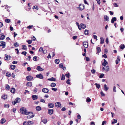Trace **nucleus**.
<instances>
[{
  "mask_svg": "<svg viewBox=\"0 0 125 125\" xmlns=\"http://www.w3.org/2000/svg\"><path fill=\"white\" fill-rule=\"evenodd\" d=\"M20 111L21 114L26 115H28V111L24 107L21 108L20 109Z\"/></svg>",
  "mask_w": 125,
  "mask_h": 125,
  "instance_id": "f257e3e1",
  "label": "nucleus"
},
{
  "mask_svg": "<svg viewBox=\"0 0 125 125\" xmlns=\"http://www.w3.org/2000/svg\"><path fill=\"white\" fill-rule=\"evenodd\" d=\"M29 115L27 116V117L28 118H30L33 117L34 116L33 113L31 112H28Z\"/></svg>",
  "mask_w": 125,
  "mask_h": 125,
  "instance_id": "f03ea898",
  "label": "nucleus"
},
{
  "mask_svg": "<svg viewBox=\"0 0 125 125\" xmlns=\"http://www.w3.org/2000/svg\"><path fill=\"white\" fill-rule=\"evenodd\" d=\"M21 101L20 98H17L14 101L12 102V104L13 105H15L16 103H19Z\"/></svg>",
  "mask_w": 125,
  "mask_h": 125,
  "instance_id": "7ed1b4c3",
  "label": "nucleus"
},
{
  "mask_svg": "<svg viewBox=\"0 0 125 125\" xmlns=\"http://www.w3.org/2000/svg\"><path fill=\"white\" fill-rule=\"evenodd\" d=\"M86 27V25L83 23L80 24V25L79 28V29L80 30H81V28L83 29H84Z\"/></svg>",
  "mask_w": 125,
  "mask_h": 125,
  "instance_id": "20e7f679",
  "label": "nucleus"
},
{
  "mask_svg": "<svg viewBox=\"0 0 125 125\" xmlns=\"http://www.w3.org/2000/svg\"><path fill=\"white\" fill-rule=\"evenodd\" d=\"M79 9L80 10H82L84 9V5L83 4L82 5L81 4H80L79 5Z\"/></svg>",
  "mask_w": 125,
  "mask_h": 125,
  "instance_id": "39448f33",
  "label": "nucleus"
},
{
  "mask_svg": "<svg viewBox=\"0 0 125 125\" xmlns=\"http://www.w3.org/2000/svg\"><path fill=\"white\" fill-rule=\"evenodd\" d=\"M36 77L40 79H42L43 78V75L41 73L37 74L36 75Z\"/></svg>",
  "mask_w": 125,
  "mask_h": 125,
  "instance_id": "423d86ee",
  "label": "nucleus"
},
{
  "mask_svg": "<svg viewBox=\"0 0 125 125\" xmlns=\"http://www.w3.org/2000/svg\"><path fill=\"white\" fill-rule=\"evenodd\" d=\"M5 43L3 42H0V46H2L3 48H4L5 47Z\"/></svg>",
  "mask_w": 125,
  "mask_h": 125,
  "instance_id": "0eeeda50",
  "label": "nucleus"
},
{
  "mask_svg": "<svg viewBox=\"0 0 125 125\" xmlns=\"http://www.w3.org/2000/svg\"><path fill=\"white\" fill-rule=\"evenodd\" d=\"M49 90L47 88H43L42 89V91L45 93H47L49 92Z\"/></svg>",
  "mask_w": 125,
  "mask_h": 125,
  "instance_id": "6e6552de",
  "label": "nucleus"
},
{
  "mask_svg": "<svg viewBox=\"0 0 125 125\" xmlns=\"http://www.w3.org/2000/svg\"><path fill=\"white\" fill-rule=\"evenodd\" d=\"M26 78L28 81H31L33 77L29 75L27 76Z\"/></svg>",
  "mask_w": 125,
  "mask_h": 125,
  "instance_id": "1a4fd4ad",
  "label": "nucleus"
},
{
  "mask_svg": "<svg viewBox=\"0 0 125 125\" xmlns=\"http://www.w3.org/2000/svg\"><path fill=\"white\" fill-rule=\"evenodd\" d=\"M48 113L50 115L52 114L53 112V110L52 109H49L48 111Z\"/></svg>",
  "mask_w": 125,
  "mask_h": 125,
  "instance_id": "9d476101",
  "label": "nucleus"
},
{
  "mask_svg": "<svg viewBox=\"0 0 125 125\" xmlns=\"http://www.w3.org/2000/svg\"><path fill=\"white\" fill-rule=\"evenodd\" d=\"M54 104L52 103H49L48 105V106L49 108H52L54 106Z\"/></svg>",
  "mask_w": 125,
  "mask_h": 125,
  "instance_id": "9b49d317",
  "label": "nucleus"
},
{
  "mask_svg": "<svg viewBox=\"0 0 125 125\" xmlns=\"http://www.w3.org/2000/svg\"><path fill=\"white\" fill-rule=\"evenodd\" d=\"M61 106V103L59 102L56 103L55 104V106L57 107H59Z\"/></svg>",
  "mask_w": 125,
  "mask_h": 125,
  "instance_id": "f8f14e48",
  "label": "nucleus"
},
{
  "mask_svg": "<svg viewBox=\"0 0 125 125\" xmlns=\"http://www.w3.org/2000/svg\"><path fill=\"white\" fill-rule=\"evenodd\" d=\"M36 69L38 71H43L44 70L40 66H37Z\"/></svg>",
  "mask_w": 125,
  "mask_h": 125,
  "instance_id": "ddd939ff",
  "label": "nucleus"
},
{
  "mask_svg": "<svg viewBox=\"0 0 125 125\" xmlns=\"http://www.w3.org/2000/svg\"><path fill=\"white\" fill-rule=\"evenodd\" d=\"M31 97L32 99L34 100H35L38 99V96L36 95H33Z\"/></svg>",
  "mask_w": 125,
  "mask_h": 125,
  "instance_id": "4468645a",
  "label": "nucleus"
},
{
  "mask_svg": "<svg viewBox=\"0 0 125 125\" xmlns=\"http://www.w3.org/2000/svg\"><path fill=\"white\" fill-rule=\"evenodd\" d=\"M88 42H84L83 43V45L85 48H87L88 47Z\"/></svg>",
  "mask_w": 125,
  "mask_h": 125,
  "instance_id": "2eb2a0df",
  "label": "nucleus"
},
{
  "mask_svg": "<svg viewBox=\"0 0 125 125\" xmlns=\"http://www.w3.org/2000/svg\"><path fill=\"white\" fill-rule=\"evenodd\" d=\"M120 57L119 56H117V59L115 61V63L116 64H117L118 63L119 61H120V59L119 58Z\"/></svg>",
  "mask_w": 125,
  "mask_h": 125,
  "instance_id": "dca6fc26",
  "label": "nucleus"
},
{
  "mask_svg": "<svg viewBox=\"0 0 125 125\" xmlns=\"http://www.w3.org/2000/svg\"><path fill=\"white\" fill-rule=\"evenodd\" d=\"M109 89V88L108 87L106 84H104V89L105 91H107Z\"/></svg>",
  "mask_w": 125,
  "mask_h": 125,
  "instance_id": "f3484780",
  "label": "nucleus"
},
{
  "mask_svg": "<svg viewBox=\"0 0 125 125\" xmlns=\"http://www.w3.org/2000/svg\"><path fill=\"white\" fill-rule=\"evenodd\" d=\"M104 62L102 64V65L104 66H105L106 65L108 64L107 62L105 59H104Z\"/></svg>",
  "mask_w": 125,
  "mask_h": 125,
  "instance_id": "a211bd4d",
  "label": "nucleus"
},
{
  "mask_svg": "<svg viewBox=\"0 0 125 125\" xmlns=\"http://www.w3.org/2000/svg\"><path fill=\"white\" fill-rule=\"evenodd\" d=\"M116 20V17H113L112 19L111 22L112 23H114L115 21Z\"/></svg>",
  "mask_w": 125,
  "mask_h": 125,
  "instance_id": "6ab92c4d",
  "label": "nucleus"
},
{
  "mask_svg": "<svg viewBox=\"0 0 125 125\" xmlns=\"http://www.w3.org/2000/svg\"><path fill=\"white\" fill-rule=\"evenodd\" d=\"M5 36L2 34H0V39H4L5 38Z\"/></svg>",
  "mask_w": 125,
  "mask_h": 125,
  "instance_id": "aec40b11",
  "label": "nucleus"
},
{
  "mask_svg": "<svg viewBox=\"0 0 125 125\" xmlns=\"http://www.w3.org/2000/svg\"><path fill=\"white\" fill-rule=\"evenodd\" d=\"M6 121V120L5 119L2 118L1 120L0 123L1 124H3L5 123Z\"/></svg>",
  "mask_w": 125,
  "mask_h": 125,
  "instance_id": "412c9836",
  "label": "nucleus"
},
{
  "mask_svg": "<svg viewBox=\"0 0 125 125\" xmlns=\"http://www.w3.org/2000/svg\"><path fill=\"white\" fill-rule=\"evenodd\" d=\"M1 97L4 99H6L7 98V95H6L4 94L1 96Z\"/></svg>",
  "mask_w": 125,
  "mask_h": 125,
  "instance_id": "4be33fe9",
  "label": "nucleus"
},
{
  "mask_svg": "<svg viewBox=\"0 0 125 125\" xmlns=\"http://www.w3.org/2000/svg\"><path fill=\"white\" fill-rule=\"evenodd\" d=\"M96 49L97 53L98 54L101 51V49L99 47H98L96 48Z\"/></svg>",
  "mask_w": 125,
  "mask_h": 125,
  "instance_id": "5701e85b",
  "label": "nucleus"
},
{
  "mask_svg": "<svg viewBox=\"0 0 125 125\" xmlns=\"http://www.w3.org/2000/svg\"><path fill=\"white\" fill-rule=\"evenodd\" d=\"M36 109L37 111H39L41 110V108L40 106H38L36 107Z\"/></svg>",
  "mask_w": 125,
  "mask_h": 125,
  "instance_id": "b1692460",
  "label": "nucleus"
},
{
  "mask_svg": "<svg viewBox=\"0 0 125 125\" xmlns=\"http://www.w3.org/2000/svg\"><path fill=\"white\" fill-rule=\"evenodd\" d=\"M48 80L51 81H55L56 79L55 78H54L53 77H52L48 79Z\"/></svg>",
  "mask_w": 125,
  "mask_h": 125,
  "instance_id": "393cba45",
  "label": "nucleus"
},
{
  "mask_svg": "<svg viewBox=\"0 0 125 125\" xmlns=\"http://www.w3.org/2000/svg\"><path fill=\"white\" fill-rule=\"evenodd\" d=\"M26 85L27 86H32L31 82H28L27 83Z\"/></svg>",
  "mask_w": 125,
  "mask_h": 125,
  "instance_id": "a878e982",
  "label": "nucleus"
},
{
  "mask_svg": "<svg viewBox=\"0 0 125 125\" xmlns=\"http://www.w3.org/2000/svg\"><path fill=\"white\" fill-rule=\"evenodd\" d=\"M10 56L7 55L5 57V59L6 60H9L10 58Z\"/></svg>",
  "mask_w": 125,
  "mask_h": 125,
  "instance_id": "bb28decb",
  "label": "nucleus"
},
{
  "mask_svg": "<svg viewBox=\"0 0 125 125\" xmlns=\"http://www.w3.org/2000/svg\"><path fill=\"white\" fill-rule=\"evenodd\" d=\"M104 19H105L106 21H109V17L106 15L104 16Z\"/></svg>",
  "mask_w": 125,
  "mask_h": 125,
  "instance_id": "cd10ccee",
  "label": "nucleus"
},
{
  "mask_svg": "<svg viewBox=\"0 0 125 125\" xmlns=\"http://www.w3.org/2000/svg\"><path fill=\"white\" fill-rule=\"evenodd\" d=\"M42 121L44 124H46L47 122V120L46 119H43L42 120Z\"/></svg>",
  "mask_w": 125,
  "mask_h": 125,
  "instance_id": "c85d7f7f",
  "label": "nucleus"
},
{
  "mask_svg": "<svg viewBox=\"0 0 125 125\" xmlns=\"http://www.w3.org/2000/svg\"><path fill=\"white\" fill-rule=\"evenodd\" d=\"M16 66L15 65H10V68L11 69L13 70L15 68Z\"/></svg>",
  "mask_w": 125,
  "mask_h": 125,
  "instance_id": "c756f323",
  "label": "nucleus"
},
{
  "mask_svg": "<svg viewBox=\"0 0 125 125\" xmlns=\"http://www.w3.org/2000/svg\"><path fill=\"white\" fill-rule=\"evenodd\" d=\"M15 91V88H12L11 90H10V92L13 93H14Z\"/></svg>",
  "mask_w": 125,
  "mask_h": 125,
  "instance_id": "7c9ffc66",
  "label": "nucleus"
},
{
  "mask_svg": "<svg viewBox=\"0 0 125 125\" xmlns=\"http://www.w3.org/2000/svg\"><path fill=\"white\" fill-rule=\"evenodd\" d=\"M59 59H57L55 60V62L56 64H58L59 63Z\"/></svg>",
  "mask_w": 125,
  "mask_h": 125,
  "instance_id": "2f4dec72",
  "label": "nucleus"
},
{
  "mask_svg": "<svg viewBox=\"0 0 125 125\" xmlns=\"http://www.w3.org/2000/svg\"><path fill=\"white\" fill-rule=\"evenodd\" d=\"M125 46L124 44L121 45L120 46V49L123 50L125 48Z\"/></svg>",
  "mask_w": 125,
  "mask_h": 125,
  "instance_id": "473e14b6",
  "label": "nucleus"
},
{
  "mask_svg": "<svg viewBox=\"0 0 125 125\" xmlns=\"http://www.w3.org/2000/svg\"><path fill=\"white\" fill-rule=\"evenodd\" d=\"M94 85H96V87L97 88L99 89L100 87V84H97V83H95Z\"/></svg>",
  "mask_w": 125,
  "mask_h": 125,
  "instance_id": "72a5a7b5",
  "label": "nucleus"
},
{
  "mask_svg": "<svg viewBox=\"0 0 125 125\" xmlns=\"http://www.w3.org/2000/svg\"><path fill=\"white\" fill-rule=\"evenodd\" d=\"M1 7H4L5 8V9H6L7 8H10V7H9L8 5H6L4 6H1Z\"/></svg>",
  "mask_w": 125,
  "mask_h": 125,
  "instance_id": "f704fd0d",
  "label": "nucleus"
},
{
  "mask_svg": "<svg viewBox=\"0 0 125 125\" xmlns=\"http://www.w3.org/2000/svg\"><path fill=\"white\" fill-rule=\"evenodd\" d=\"M56 86V84L54 83H52L51 84V86L52 87H55Z\"/></svg>",
  "mask_w": 125,
  "mask_h": 125,
  "instance_id": "c9c22d12",
  "label": "nucleus"
},
{
  "mask_svg": "<svg viewBox=\"0 0 125 125\" xmlns=\"http://www.w3.org/2000/svg\"><path fill=\"white\" fill-rule=\"evenodd\" d=\"M22 50H25L27 48L26 46L24 45H22Z\"/></svg>",
  "mask_w": 125,
  "mask_h": 125,
  "instance_id": "e433bc0d",
  "label": "nucleus"
},
{
  "mask_svg": "<svg viewBox=\"0 0 125 125\" xmlns=\"http://www.w3.org/2000/svg\"><path fill=\"white\" fill-rule=\"evenodd\" d=\"M6 75L8 77H10L11 76V74L9 72H7L6 73Z\"/></svg>",
  "mask_w": 125,
  "mask_h": 125,
  "instance_id": "4c0bfd02",
  "label": "nucleus"
},
{
  "mask_svg": "<svg viewBox=\"0 0 125 125\" xmlns=\"http://www.w3.org/2000/svg\"><path fill=\"white\" fill-rule=\"evenodd\" d=\"M65 79V76L64 74H62V77L61 78V80H64Z\"/></svg>",
  "mask_w": 125,
  "mask_h": 125,
  "instance_id": "58836bf2",
  "label": "nucleus"
},
{
  "mask_svg": "<svg viewBox=\"0 0 125 125\" xmlns=\"http://www.w3.org/2000/svg\"><path fill=\"white\" fill-rule=\"evenodd\" d=\"M5 21L8 23H9L10 21V20L9 19H5Z\"/></svg>",
  "mask_w": 125,
  "mask_h": 125,
  "instance_id": "ea45409f",
  "label": "nucleus"
},
{
  "mask_svg": "<svg viewBox=\"0 0 125 125\" xmlns=\"http://www.w3.org/2000/svg\"><path fill=\"white\" fill-rule=\"evenodd\" d=\"M114 121H113L112 122V124H114L115 123H116L117 122V120L116 119H113Z\"/></svg>",
  "mask_w": 125,
  "mask_h": 125,
  "instance_id": "a19ab883",
  "label": "nucleus"
},
{
  "mask_svg": "<svg viewBox=\"0 0 125 125\" xmlns=\"http://www.w3.org/2000/svg\"><path fill=\"white\" fill-rule=\"evenodd\" d=\"M88 30H87L86 29L84 31V34L86 35H87L88 34Z\"/></svg>",
  "mask_w": 125,
  "mask_h": 125,
  "instance_id": "79ce46f5",
  "label": "nucleus"
},
{
  "mask_svg": "<svg viewBox=\"0 0 125 125\" xmlns=\"http://www.w3.org/2000/svg\"><path fill=\"white\" fill-rule=\"evenodd\" d=\"M37 60V58L36 56H35L33 57V60L34 61H36Z\"/></svg>",
  "mask_w": 125,
  "mask_h": 125,
  "instance_id": "37998d69",
  "label": "nucleus"
},
{
  "mask_svg": "<svg viewBox=\"0 0 125 125\" xmlns=\"http://www.w3.org/2000/svg\"><path fill=\"white\" fill-rule=\"evenodd\" d=\"M33 9H36L37 10H38V7L37 6H33Z\"/></svg>",
  "mask_w": 125,
  "mask_h": 125,
  "instance_id": "c03bdc74",
  "label": "nucleus"
},
{
  "mask_svg": "<svg viewBox=\"0 0 125 125\" xmlns=\"http://www.w3.org/2000/svg\"><path fill=\"white\" fill-rule=\"evenodd\" d=\"M29 124L27 122H25L23 123V125H29Z\"/></svg>",
  "mask_w": 125,
  "mask_h": 125,
  "instance_id": "a18cd8bd",
  "label": "nucleus"
},
{
  "mask_svg": "<svg viewBox=\"0 0 125 125\" xmlns=\"http://www.w3.org/2000/svg\"><path fill=\"white\" fill-rule=\"evenodd\" d=\"M43 48L42 47H41L39 49V51L41 52H43Z\"/></svg>",
  "mask_w": 125,
  "mask_h": 125,
  "instance_id": "49530a36",
  "label": "nucleus"
},
{
  "mask_svg": "<svg viewBox=\"0 0 125 125\" xmlns=\"http://www.w3.org/2000/svg\"><path fill=\"white\" fill-rule=\"evenodd\" d=\"M32 40H29L27 41V42H28V44H30L32 42Z\"/></svg>",
  "mask_w": 125,
  "mask_h": 125,
  "instance_id": "de8ad7c7",
  "label": "nucleus"
},
{
  "mask_svg": "<svg viewBox=\"0 0 125 125\" xmlns=\"http://www.w3.org/2000/svg\"><path fill=\"white\" fill-rule=\"evenodd\" d=\"M106 68L105 69V70L106 72H108L109 70V66H106Z\"/></svg>",
  "mask_w": 125,
  "mask_h": 125,
  "instance_id": "09e8293b",
  "label": "nucleus"
},
{
  "mask_svg": "<svg viewBox=\"0 0 125 125\" xmlns=\"http://www.w3.org/2000/svg\"><path fill=\"white\" fill-rule=\"evenodd\" d=\"M14 45L15 47H17L18 46L19 44H18L17 43V42H16L14 43Z\"/></svg>",
  "mask_w": 125,
  "mask_h": 125,
  "instance_id": "8fccbe9b",
  "label": "nucleus"
},
{
  "mask_svg": "<svg viewBox=\"0 0 125 125\" xmlns=\"http://www.w3.org/2000/svg\"><path fill=\"white\" fill-rule=\"evenodd\" d=\"M21 54H22L24 55L25 56H26L27 54V52H26L25 51L23 52H22Z\"/></svg>",
  "mask_w": 125,
  "mask_h": 125,
  "instance_id": "3c124183",
  "label": "nucleus"
},
{
  "mask_svg": "<svg viewBox=\"0 0 125 125\" xmlns=\"http://www.w3.org/2000/svg\"><path fill=\"white\" fill-rule=\"evenodd\" d=\"M91 72L93 74H94L95 73V71L94 69L91 70Z\"/></svg>",
  "mask_w": 125,
  "mask_h": 125,
  "instance_id": "603ef678",
  "label": "nucleus"
},
{
  "mask_svg": "<svg viewBox=\"0 0 125 125\" xmlns=\"http://www.w3.org/2000/svg\"><path fill=\"white\" fill-rule=\"evenodd\" d=\"M86 101L87 102H89L91 101V99L90 98L87 97L86 99Z\"/></svg>",
  "mask_w": 125,
  "mask_h": 125,
  "instance_id": "864d4df0",
  "label": "nucleus"
},
{
  "mask_svg": "<svg viewBox=\"0 0 125 125\" xmlns=\"http://www.w3.org/2000/svg\"><path fill=\"white\" fill-rule=\"evenodd\" d=\"M6 89H7L8 90H9L10 89V86L8 84H7L6 86Z\"/></svg>",
  "mask_w": 125,
  "mask_h": 125,
  "instance_id": "5fc2aeb1",
  "label": "nucleus"
},
{
  "mask_svg": "<svg viewBox=\"0 0 125 125\" xmlns=\"http://www.w3.org/2000/svg\"><path fill=\"white\" fill-rule=\"evenodd\" d=\"M65 75L66 77L68 78H69L70 77V74L69 73H67L65 74Z\"/></svg>",
  "mask_w": 125,
  "mask_h": 125,
  "instance_id": "6e6d98bb",
  "label": "nucleus"
},
{
  "mask_svg": "<svg viewBox=\"0 0 125 125\" xmlns=\"http://www.w3.org/2000/svg\"><path fill=\"white\" fill-rule=\"evenodd\" d=\"M31 58V56H28V57L27 58V60L28 61H30V59Z\"/></svg>",
  "mask_w": 125,
  "mask_h": 125,
  "instance_id": "4d7b16f0",
  "label": "nucleus"
},
{
  "mask_svg": "<svg viewBox=\"0 0 125 125\" xmlns=\"http://www.w3.org/2000/svg\"><path fill=\"white\" fill-rule=\"evenodd\" d=\"M104 76V74L103 73L101 74L100 76H99V78H102Z\"/></svg>",
  "mask_w": 125,
  "mask_h": 125,
  "instance_id": "13d9d810",
  "label": "nucleus"
},
{
  "mask_svg": "<svg viewBox=\"0 0 125 125\" xmlns=\"http://www.w3.org/2000/svg\"><path fill=\"white\" fill-rule=\"evenodd\" d=\"M4 106L5 108H8L9 107V104H5Z\"/></svg>",
  "mask_w": 125,
  "mask_h": 125,
  "instance_id": "bf43d9fd",
  "label": "nucleus"
},
{
  "mask_svg": "<svg viewBox=\"0 0 125 125\" xmlns=\"http://www.w3.org/2000/svg\"><path fill=\"white\" fill-rule=\"evenodd\" d=\"M40 101L41 102H43V103H45V100L43 99H40Z\"/></svg>",
  "mask_w": 125,
  "mask_h": 125,
  "instance_id": "052dcab7",
  "label": "nucleus"
},
{
  "mask_svg": "<svg viewBox=\"0 0 125 125\" xmlns=\"http://www.w3.org/2000/svg\"><path fill=\"white\" fill-rule=\"evenodd\" d=\"M100 94L102 95V96H105V94L103 92V91H101L100 92Z\"/></svg>",
  "mask_w": 125,
  "mask_h": 125,
  "instance_id": "680f3d73",
  "label": "nucleus"
},
{
  "mask_svg": "<svg viewBox=\"0 0 125 125\" xmlns=\"http://www.w3.org/2000/svg\"><path fill=\"white\" fill-rule=\"evenodd\" d=\"M85 59L86 61H89L90 60L89 58L87 57H85Z\"/></svg>",
  "mask_w": 125,
  "mask_h": 125,
  "instance_id": "e2e57ef3",
  "label": "nucleus"
},
{
  "mask_svg": "<svg viewBox=\"0 0 125 125\" xmlns=\"http://www.w3.org/2000/svg\"><path fill=\"white\" fill-rule=\"evenodd\" d=\"M28 122L30 124L29 125H31V124L32 123V122L30 121H28Z\"/></svg>",
  "mask_w": 125,
  "mask_h": 125,
  "instance_id": "0e129e2a",
  "label": "nucleus"
},
{
  "mask_svg": "<svg viewBox=\"0 0 125 125\" xmlns=\"http://www.w3.org/2000/svg\"><path fill=\"white\" fill-rule=\"evenodd\" d=\"M59 66L60 68H62L63 67V65L62 63H60L59 64Z\"/></svg>",
  "mask_w": 125,
  "mask_h": 125,
  "instance_id": "69168bd1",
  "label": "nucleus"
},
{
  "mask_svg": "<svg viewBox=\"0 0 125 125\" xmlns=\"http://www.w3.org/2000/svg\"><path fill=\"white\" fill-rule=\"evenodd\" d=\"M52 90L54 91L55 92L57 90V88H52Z\"/></svg>",
  "mask_w": 125,
  "mask_h": 125,
  "instance_id": "338daca9",
  "label": "nucleus"
},
{
  "mask_svg": "<svg viewBox=\"0 0 125 125\" xmlns=\"http://www.w3.org/2000/svg\"><path fill=\"white\" fill-rule=\"evenodd\" d=\"M70 80L69 79H68L67 80V81L66 83L69 84H70Z\"/></svg>",
  "mask_w": 125,
  "mask_h": 125,
  "instance_id": "774afa93",
  "label": "nucleus"
}]
</instances>
